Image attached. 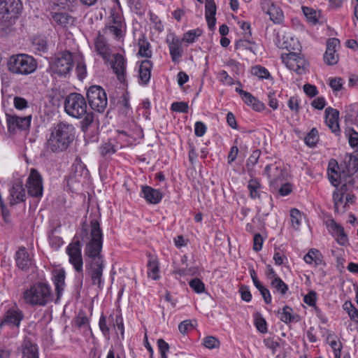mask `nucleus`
Segmentation results:
<instances>
[{
	"mask_svg": "<svg viewBox=\"0 0 358 358\" xmlns=\"http://www.w3.org/2000/svg\"><path fill=\"white\" fill-rule=\"evenodd\" d=\"M80 237L85 243L84 255L89 260L86 263V271L91 278L92 284L102 287L104 261L101 255L103 246V233L99 221L92 219L88 226L83 223Z\"/></svg>",
	"mask_w": 358,
	"mask_h": 358,
	"instance_id": "nucleus-1",
	"label": "nucleus"
},
{
	"mask_svg": "<svg viewBox=\"0 0 358 358\" xmlns=\"http://www.w3.org/2000/svg\"><path fill=\"white\" fill-rule=\"evenodd\" d=\"M75 127L69 123L61 122L50 129V134L46 142L48 150L59 152L66 150L75 137Z\"/></svg>",
	"mask_w": 358,
	"mask_h": 358,
	"instance_id": "nucleus-2",
	"label": "nucleus"
},
{
	"mask_svg": "<svg viewBox=\"0 0 358 358\" xmlns=\"http://www.w3.org/2000/svg\"><path fill=\"white\" fill-rule=\"evenodd\" d=\"M64 110L71 117L80 119L82 126L87 127L94 121V115L88 112L87 104L83 95L78 93H71L64 101Z\"/></svg>",
	"mask_w": 358,
	"mask_h": 358,
	"instance_id": "nucleus-3",
	"label": "nucleus"
},
{
	"mask_svg": "<svg viewBox=\"0 0 358 358\" xmlns=\"http://www.w3.org/2000/svg\"><path fill=\"white\" fill-rule=\"evenodd\" d=\"M81 230L78 233L73 241L69 244L66 248V252L69 257V262L73 266L75 270L76 280L78 286L82 287L83 285L84 275H83V259L82 256L81 247L83 243L80 237Z\"/></svg>",
	"mask_w": 358,
	"mask_h": 358,
	"instance_id": "nucleus-4",
	"label": "nucleus"
},
{
	"mask_svg": "<svg viewBox=\"0 0 358 358\" xmlns=\"http://www.w3.org/2000/svg\"><path fill=\"white\" fill-rule=\"evenodd\" d=\"M22 299L28 305L45 306L52 301L51 287L46 282H36L23 292Z\"/></svg>",
	"mask_w": 358,
	"mask_h": 358,
	"instance_id": "nucleus-5",
	"label": "nucleus"
},
{
	"mask_svg": "<svg viewBox=\"0 0 358 358\" xmlns=\"http://www.w3.org/2000/svg\"><path fill=\"white\" fill-rule=\"evenodd\" d=\"M8 71L17 76H28L34 73L38 68L36 59L31 55L18 53L11 55L7 62Z\"/></svg>",
	"mask_w": 358,
	"mask_h": 358,
	"instance_id": "nucleus-6",
	"label": "nucleus"
},
{
	"mask_svg": "<svg viewBox=\"0 0 358 358\" xmlns=\"http://www.w3.org/2000/svg\"><path fill=\"white\" fill-rule=\"evenodd\" d=\"M74 54L64 50L57 52L50 62V69L52 73L59 76H66L74 66Z\"/></svg>",
	"mask_w": 358,
	"mask_h": 358,
	"instance_id": "nucleus-7",
	"label": "nucleus"
},
{
	"mask_svg": "<svg viewBox=\"0 0 358 358\" xmlns=\"http://www.w3.org/2000/svg\"><path fill=\"white\" fill-rule=\"evenodd\" d=\"M99 31L105 36H112L117 41H123L127 32V26L121 13L112 10L108 24Z\"/></svg>",
	"mask_w": 358,
	"mask_h": 358,
	"instance_id": "nucleus-8",
	"label": "nucleus"
},
{
	"mask_svg": "<svg viewBox=\"0 0 358 358\" xmlns=\"http://www.w3.org/2000/svg\"><path fill=\"white\" fill-rule=\"evenodd\" d=\"M87 98L91 108L99 113H103L107 107L106 93L100 86L90 87L87 91Z\"/></svg>",
	"mask_w": 358,
	"mask_h": 358,
	"instance_id": "nucleus-9",
	"label": "nucleus"
},
{
	"mask_svg": "<svg viewBox=\"0 0 358 358\" xmlns=\"http://www.w3.org/2000/svg\"><path fill=\"white\" fill-rule=\"evenodd\" d=\"M22 10V3L20 0L0 1V21L8 22L17 18Z\"/></svg>",
	"mask_w": 358,
	"mask_h": 358,
	"instance_id": "nucleus-10",
	"label": "nucleus"
},
{
	"mask_svg": "<svg viewBox=\"0 0 358 358\" xmlns=\"http://www.w3.org/2000/svg\"><path fill=\"white\" fill-rule=\"evenodd\" d=\"M24 317L22 310L19 308L17 305L14 304L5 312L0 326H8L10 329H18Z\"/></svg>",
	"mask_w": 358,
	"mask_h": 358,
	"instance_id": "nucleus-11",
	"label": "nucleus"
},
{
	"mask_svg": "<svg viewBox=\"0 0 358 358\" xmlns=\"http://www.w3.org/2000/svg\"><path fill=\"white\" fill-rule=\"evenodd\" d=\"M26 187L27 192L31 196L41 198L43 196V185L42 176L36 169H31L27 180Z\"/></svg>",
	"mask_w": 358,
	"mask_h": 358,
	"instance_id": "nucleus-12",
	"label": "nucleus"
},
{
	"mask_svg": "<svg viewBox=\"0 0 358 358\" xmlns=\"http://www.w3.org/2000/svg\"><path fill=\"white\" fill-rule=\"evenodd\" d=\"M281 58L289 69L295 71L297 74L305 73L306 62L299 53L289 52L287 54H282Z\"/></svg>",
	"mask_w": 358,
	"mask_h": 358,
	"instance_id": "nucleus-13",
	"label": "nucleus"
},
{
	"mask_svg": "<svg viewBox=\"0 0 358 358\" xmlns=\"http://www.w3.org/2000/svg\"><path fill=\"white\" fill-rule=\"evenodd\" d=\"M94 51L103 59L105 63L108 64L110 62L113 52L112 48L106 36L99 31L94 39Z\"/></svg>",
	"mask_w": 358,
	"mask_h": 358,
	"instance_id": "nucleus-14",
	"label": "nucleus"
},
{
	"mask_svg": "<svg viewBox=\"0 0 358 358\" xmlns=\"http://www.w3.org/2000/svg\"><path fill=\"white\" fill-rule=\"evenodd\" d=\"M31 115L20 117L16 115L6 114L8 131L10 134H16L18 131L28 129L31 124Z\"/></svg>",
	"mask_w": 358,
	"mask_h": 358,
	"instance_id": "nucleus-15",
	"label": "nucleus"
},
{
	"mask_svg": "<svg viewBox=\"0 0 358 358\" xmlns=\"http://www.w3.org/2000/svg\"><path fill=\"white\" fill-rule=\"evenodd\" d=\"M166 43L168 45L171 60L175 64L180 62L183 55L182 41L174 34L167 36Z\"/></svg>",
	"mask_w": 358,
	"mask_h": 358,
	"instance_id": "nucleus-16",
	"label": "nucleus"
},
{
	"mask_svg": "<svg viewBox=\"0 0 358 358\" xmlns=\"http://www.w3.org/2000/svg\"><path fill=\"white\" fill-rule=\"evenodd\" d=\"M264 173L269 179L270 186L273 192L277 191L279 184L285 179V171L276 164L267 165L264 169Z\"/></svg>",
	"mask_w": 358,
	"mask_h": 358,
	"instance_id": "nucleus-17",
	"label": "nucleus"
},
{
	"mask_svg": "<svg viewBox=\"0 0 358 358\" xmlns=\"http://www.w3.org/2000/svg\"><path fill=\"white\" fill-rule=\"evenodd\" d=\"M16 266L22 271H28L34 264L33 255L24 247H20L15 252Z\"/></svg>",
	"mask_w": 358,
	"mask_h": 358,
	"instance_id": "nucleus-18",
	"label": "nucleus"
},
{
	"mask_svg": "<svg viewBox=\"0 0 358 358\" xmlns=\"http://www.w3.org/2000/svg\"><path fill=\"white\" fill-rule=\"evenodd\" d=\"M111 68L116 74L117 79L123 83L126 77V61L124 57L120 54H115L113 60H110Z\"/></svg>",
	"mask_w": 358,
	"mask_h": 358,
	"instance_id": "nucleus-19",
	"label": "nucleus"
},
{
	"mask_svg": "<svg viewBox=\"0 0 358 358\" xmlns=\"http://www.w3.org/2000/svg\"><path fill=\"white\" fill-rule=\"evenodd\" d=\"M141 196L151 204L159 203L163 198V194L159 190L150 186H142Z\"/></svg>",
	"mask_w": 358,
	"mask_h": 358,
	"instance_id": "nucleus-20",
	"label": "nucleus"
},
{
	"mask_svg": "<svg viewBox=\"0 0 358 358\" xmlns=\"http://www.w3.org/2000/svg\"><path fill=\"white\" fill-rule=\"evenodd\" d=\"M54 24L66 28L73 25L75 18L66 12H52L51 13Z\"/></svg>",
	"mask_w": 358,
	"mask_h": 358,
	"instance_id": "nucleus-21",
	"label": "nucleus"
},
{
	"mask_svg": "<svg viewBox=\"0 0 358 358\" xmlns=\"http://www.w3.org/2000/svg\"><path fill=\"white\" fill-rule=\"evenodd\" d=\"M327 175L331 184L338 187L340 184L341 172L338 162L334 159H330L329 162Z\"/></svg>",
	"mask_w": 358,
	"mask_h": 358,
	"instance_id": "nucleus-22",
	"label": "nucleus"
},
{
	"mask_svg": "<svg viewBox=\"0 0 358 358\" xmlns=\"http://www.w3.org/2000/svg\"><path fill=\"white\" fill-rule=\"evenodd\" d=\"M339 112L334 108H327L325 110V122L329 128L334 133L339 131Z\"/></svg>",
	"mask_w": 358,
	"mask_h": 358,
	"instance_id": "nucleus-23",
	"label": "nucleus"
},
{
	"mask_svg": "<svg viewBox=\"0 0 358 358\" xmlns=\"http://www.w3.org/2000/svg\"><path fill=\"white\" fill-rule=\"evenodd\" d=\"M216 4L214 0H206L205 17L208 26L210 30L213 29L216 22Z\"/></svg>",
	"mask_w": 358,
	"mask_h": 358,
	"instance_id": "nucleus-24",
	"label": "nucleus"
},
{
	"mask_svg": "<svg viewBox=\"0 0 358 358\" xmlns=\"http://www.w3.org/2000/svg\"><path fill=\"white\" fill-rule=\"evenodd\" d=\"M152 63L148 59H145L141 63L139 66V83L142 85H147L151 78V70Z\"/></svg>",
	"mask_w": 358,
	"mask_h": 358,
	"instance_id": "nucleus-25",
	"label": "nucleus"
},
{
	"mask_svg": "<svg viewBox=\"0 0 358 358\" xmlns=\"http://www.w3.org/2000/svg\"><path fill=\"white\" fill-rule=\"evenodd\" d=\"M25 196L23 185L20 182H15L10 189V204L19 203L24 201Z\"/></svg>",
	"mask_w": 358,
	"mask_h": 358,
	"instance_id": "nucleus-26",
	"label": "nucleus"
},
{
	"mask_svg": "<svg viewBox=\"0 0 358 358\" xmlns=\"http://www.w3.org/2000/svg\"><path fill=\"white\" fill-rule=\"evenodd\" d=\"M21 348L22 358H38V348L30 340H24Z\"/></svg>",
	"mask_w": 358,
	"mask_h": 358,
	"instance_id": "nucleus-27",
	"label": "nucleus"
},
{
	"mask_svg": "<svg viewBox=\"0 0 358 358\" xmlns=\"http://www.w3.org/2000/svg\"><path fill=\"white\" fill-rule=\"evenodd\" d=\"M147 266L148 277L155 280H158L160 278V271L157 259L150 256Z\"/></svg>",
	"mask_w": 358,
	"mask_h": 358,
	"instance_id": "nucleus-28",
	"label": "nucleus"
},
{
	"mask_svg": "<svg viewBox=\"0 0 358 358\" xmlns=\"http://www.w3.org/2000/svg\"><path fill=\"white\" fill-rule=\"evenodd\" d=\"M303 260L308 264L315 266L322 264V255L317 249H310L308 252L303 257Z\"/></svg>",
	"mask_w": 358,
	"mask_h": 358,
	"instance_id": "nucleus-29",
	"label": "nucleus"
},
{
	"mask_svg": "<svg viewBox=\"0 0 358 358\" xmlns=\"http://www.w3.org/2000/svg\"><path fill=\"white\" fill-rule=\"evenodd\" d=\"M55 289L57 294V299L62 294L65 285V272L64 271H59L55 273L52 278Z\"/></svg>",
	"mask_w": 358,
	"mask_h": 358,
	"instance_id": "nucleus-30",
	"label": "nucleus"
},
{
	"mask_svg": "<svg viewBox=\"0 0 358 358\" xmlns=\"http://www.w3.org/2000/svg\"><path fill=\"white\" fill-rule=\"evenodd\" d=\"M74 63H76V73L80 80H83L87 74L86 64L84 62L83 55L74 54Z\"/></svg>",
	"mask_w": 358,
	"mask_h": 358,
	"instance_id": "nucleus-31",
	"label": "nucleus"
},
{
	"mask_svg": "<svg viewBox=\"0 0 358 358\" xmlns=\"http://www.w3.org/2000/svg\"><path fill=\"white\" fill-rule=\"evenodd\" d=\"M247 187L250 192V198L256 199L260 197V193L262 192V185L257 180H250Z\"/></svg>",
	"mask_w": 358,
	"mask_h": 358,
	"instance_id": "nucleus-32",
	"label": "nucleus"
},
{
	"mask_svg": "<svg viewBox=\"0 0 358 358\" xmlns=\"http://www.w3.org/2000/svg\"><path fill=\"white\" fill-rule=\"evenodd\" d=\"M76 3V0H52V9H56L58 8L60 9L72 11Z\"/></svg>",
	"mask_w": 358,
	"mask_h": 358,
	"instance_id": "nucleus-33",
	"label": "nucleus"
},
{
	"mask_svg": "<svg viewBox=\"0 0 358 358\" xmlns=\"http://www.w3.org/2000/svg\"><path fill=\"white\" fill-rule=\"evenodd\" d=\"M138 55L142 57L149 58L152 56V50L150 43L145 38V37H142L138 39Z\"/></svg>",
	"mask_w": 358,
	"mask_h": 358,
	"instance_id": "nucleus-34",
	"label": "nucleus"
},
{
	"mask_svg": "<svg viewBox=\"0 0 358 358\" xmlns=\"http://www.w3.org/2000/svg\"><path fill=\"white\" fill-rule=\"evenodd\" d=\"M116 146L111 141H108L101 143L99 147V152L102 157H110L116 152Z\"/></svg>",
	"mask_w": 358,
	"mask_h": 358,
	"instance_id": "nucleus-35",
	"label": "nucleus"
},
{
	"mask_svg": "<svg viewBox=\"0 0 358 358\" xmlns=\"http://www.w3.org/2000/svg\"><path fill=\"white\" fill-rule=\"evenodd\" d=\"M201 34L202 30L199 28L191 29L183 34L182 38L181 40L182 42H185L187 44H192L194 43L196 38H199Z\"/></svg>",
	"mask_w": 358,
	"mask_h": 358,
	"instance_id": "nucleus-36",
	"label": "nucleus"
},
{
	"mask_svg": "<svg viewBox=\"0 0 358 358\" xmlns=\"http://www.w3.org/2000/svg\"><path fill=\"white\" fill-rule=\"evenodd\" d=\"M302 10L308 22L316 24L319 21V14L312 8L303 6Z\"/></svg>",
	"mask_w": 358,
	"mask_h": 358,
	"instance_id": "nucleus-37",
	"label": "nucleus"
},
{
	"mask_svg": "<svg viewBox=\"0 0 358 358\" xmlns=\"http://www.w3.org/2000/svg\"><path fill=\"white\" fill-rule=\"evenodd\" d=\"M290 220L292 227L295 230H298L302 222V214L296 208H292L290 210Z\"/></svg>",
	"mask_w": 358,
	"mask_h": 358,
	"instance_id": "nucleus-38",
	"label": "nucleus"
},
{
	"mask_svg": "<svg viewBox=\"0 0 358 358\" xmlns=\"http://www.w3.org/2000/svg\"><path fill=\"white\" fill-rule=\"evenodd\" d=\"M271 287L278 293L284 295L288 291V286L280 278H275L271 281Z\"/></svg>",
	"mask_w": 358,
	"mask_h": 358,
	"instance_id": "nucleus-39",
	"label": "nucleus"
},
{
	"mask_svg": "<svg viewBox=\"0 0 358 358\" xmlns=\"http://www.w3.org/2000/svg\"><path fill=\"white\" fill-rule=\"evenodd\" d=\"M269 15L270 20L275 24L280 23L283 20V13L280 8L275 4L272 8L267 13Z\"/></svg>",
	"mask_w": 358,
	"mask_h": 358,
	"instance_id": "nucleus-40",
	"label": "nucleus"
},
{
	"mask_svg": "<svg viewBox=\"0 0 358 358\" xmlns=\"http://www.w3.org/2000/svg\"><path fill=\"white\" fill-rule=\"evenodd\" d=\"M32 46L36 51L46 52L48 50V43L45 37L36 36L34 37L32 41Z\"/></svg>",
	"mask_w": 358,
	"mask_h": 358,
	"instance_id": "nucleus-41",
	"label": "nucleus"
},
{
	"mask_svg": "<svg viewBox=\"0 0 358 358\" xmlns=\"http://www.w3.org/2000/svg\"><path fill=\"white\" fill-rule=\"evenodd\" d=\"M318 141V131L315 128H313L304 138L305 143L310 148L315 147Z\"/></svg>",
	"mask_w": 358,
	"mask_h": 358,
	"instance_id": "nucleus-42",
	"label": "nucleus"
},
{
	"mask_svg": "<svg viewBox=\"0 0 358 358\" xmlns=\"http://www.w3.org/2000/svg\"><path fill=\"white\" fill-rule=\"evenodd\" d=\"M251 73L260 79L271 78V76L268 71L265 67L259 65L253 66L251 69Z\"/></svg>",
	"mask_w": 358,
	"mask_h": 358,
	"instance_id": "nucleus-43",
	"label": "nucleus"
},
{
	"mask_svg": "<svg viewBox=\"0 0 358 358\" xmlns=\"http://www.w3.org/2000/svg\"><path fill=\"white\" fill-rule=\"evenodd\" d=\"M345 136L348 139L349 145L354 149H358V132L350 128L345 131Z\"/></svg>",
	"mask_w": 358,
	"mask_h": 358,
	"instance_id": "nucleus-44",
	"label": "nucleus"
},
{
	"mask_svg": "<svg viewBox=\"0 0 358 358\" xmlns=\"http://www.w3.org/2000/svg\"><path fill=\"white\" fill-rule=\"evenodd\" d=\"M292 309L285 306L282 310V312H280V319L282 322L288 324L294 320V315H292Z\"/></svg>",
	"mask_w": 358,
	"mask_h": 358,
	"instance_id": "nucleus-45",
	"label": "nucleus"
},
{
	"mask_svg": "<svg viewBox=\"0 0 358 358\" xmlns=\"http://www.w3.org/2000/svg\"><path fill=\"white\" fill-rule=\"evenodd\" d=\"M324 60L328 65L336 64L338 61V55L336 54V50H326L324 55Z\"/></svg>",
	"mask_w": 358,
	"mask_h": 358,
	"instance_id": "nucleus-46",
	"label": "nucleus"
},
{
	"mask_svg": "<svg viewBox=\"0 0 358 358\" xmlns=\"http://www.w3.org/2000/svg\"><path fill=\"white\" fill-rule=\"evenodd\" d=\"M76 324L80 328L89 327L90 320L84 311H80L76 318Z\"/></svg>",
	"mask_w": 358,
	"mask_h": 358,
	"instance_id": "nucleus-47",
	"label": "nucleus"
},
{
	"mask_svg": "<svg viewBox=\"0 0 358 358\" xmlns=\"http://www.w3.org/2000/svg\"><path fill=\"white\" fill-rule=\"evenodd\" d=\"M327 227L328 229L329 232L334 237L336 236L340 231L343 229V227L336 223L334 220H329L326 223Z\"/></svg>",
	"mask_w": 358,
	"mask_h": 358,
	"instance_id": "nucleus-48",
	"label": "nucleus"
},
{
	"mask_svg": "<svg viewBox=\"0 0 358 358\" xmlns=\"http://www.w3.org/2000/svg\"><path fill=\"white\" fill-rule=\"evenodd\" d=\"M150 20L151 22L152 28L154 29L157 32H162L164 30V25L159 19V17L154 14L153 13H150Z\"/></svg>",
	"mask_w": 358,
	"mask_h": 358,
	"instance_id": "nucleus-49",
	"label": "nucleus"
},
{
	"mask_svg": "<svg viewBox=\"0 0 358 358\" xmlns=\"http://www.w3.org/2000/svg\"><path fill=\"white\" fill-rule=\"evenodd\" d=\"M189 285L197 294L203 293L205 291V285L199 278H194L190 280Z\"/></svg>",
	"mask_w": 358,
	"mask_h": 358,
	"instance_id": "nucleus-50",
	"label": "nucleus"
},
{
	"mask_svg": "<svg viewBox=\"0 0 358 358\" xmlns=\"http://www.w3.org/2000/svg\"><path fill=\"white\" fill-rule=\"evenodd\" d=\"M203 345L208 349L217 348L220 346L219 341L213 336H207L203 339Z\"/></svg>",
	"mask_w": 358,
	"mask_h": 358,
	"instance_id": "nucleus-51",
	"label": "nucleus"
},
{
	"mask_svg": "<svg viewBox=\"0 0 358 358\" xmlns=\"http://www.w3.org/2000/svg\"><path fill=\"white\" fill-rule=\"evenodd\" d=\"M120 104L121 106V110L122 113L127 114L131 110L129 97L127 93H124L122 95Z\"/></svg>",
	"mask_w": 358,
	"mask_h": 358,
	"instance_id": "nucleus-52",
	"label": "nucleus"
},
{
	"mask_svg": "<svg viewBox=\"0 0 358 358\" xmlns=\"http://www.w3.org/2000/svg\"><path fill=\"white\" fill-rule=\"evenodd\" d=\"M328 340H329V345L333 349L334 351V355H341V349H342V344L341 342L337 341L336 338L332 337L331 336H329L328 337Z\"/></svg>",
	"mask_w": 358,
	"mask_h": 358,
	"instance_id": "nucleus-53",
	"label": "nucleus"
},
{
	"mask_svg": "<svg viewBox=\"0 0 358 358\" xmlns=\"http://www.w3.org/2000/svg\"><path fill=\"white\" fill-rule=\"evenodd\" d=\"M329 84L334 91H340L343 85V80L341 78H331L329 79Z\"/></svg>",
	"mask_w": 358,
	"mask_h": 358,
	"instance_id": "nucleus-54",
	"label": "nucleus"
},
{
	"mask_svg": "<svg viewBox=\"0 0 358 358\" xmlns=\"http://www.w3.org/2000/svg\"><path fill=\"white\" fill-rule=\"evenodd\" d=\"M171 108L176 112L187 113L188 105L185 102H173L171 104Z\"/></svg>",
	"mask_w": 358,
	"mask_h": 358,
	"instance_id": "nucleus-55",
	"label": "nucleus"
},
{
	"mask_svg": "<svg viewBox=\"0 0 358 358\" xmlns=\"http://www.w3.org/2000/svg\"><path fill=\"white\" fill-rule=\"evenodd\" d=\"M157 345L159 351L161 354L162 358H167L166 352L169 350V344L163 339H159L157 341Z\"/></svg>",
	"mask_w": 358,
	"mask_h": 358,
	"instance_id": "nucleus-56",
	"label": "nucleus"
},
{
	"mask_svg": "<svg viewBox=\"0 0 358 358\" xmlns=\"http://www.w3.org/2000/svg\"><path fill=\"white\" fill-rule=\"evenodd\" d=\"M13 104L15 108L18 110H23L28 107L27 101L24 98L20 96H15L13 99Z\"/></svg>",
	"mask_w": 358,
	"mask_h": 358,
	"instance_id": "nucleus-57",
	"label": "nucleus"
},
{
	"mask_svg": "<svg viewBox=\"0 0 358 358\" xmlns=\"http://www.w3.org/2000/svg\"><path fill=\"white\" fill-rule=\"evenodd\" d=\"M99 327L101 332L105 336H107L109 335L110 333V329L107 326L106 324V317L104 315H101L99 321Z\"/></svg>",
	"mask_w": 358,
	"mask_h": 358,
	"instance_id": "nucleus-58",
	"label": "nucleus"
},
{
	"mask_svg": "<svg viewBox=\"0 0 358 358\" xmlns=\"http://www.w3.org/2000/svg\"><path fill=\"white\" fill-rule=\"evenodd\" d=\"M264 343L267 348L272 351L273 355L275 353L277 349L279 348V343L271 338H265Z\"/></svg>",
	"mask_w": 358,
	"mask_h": 358,
	"instance_id": "nucleus-59",
	"label": "nucleus"
},
{
	"mask_svg": "<svg viewBox=\"0 0 358 358\" xmlns=\"http://www.w3.org/2000/svg\"><path fill=\"white\" fill-rule=\"evenodd\" d=\"M219 78H220V82H222V83L224 84H227V85H234V79L229 76L228 73L224 71V70H222L219 72Z\"/></svg>",
	"mask_w": 358,
	"mask_h": 358,
	"instance_id": "nucleus-60",
	"label": "nucleus"
},
{
	"mask_svg": "<svg viewBox=\"0 0 358 358\" xmlns=\"http://www.w3.org/2000/svg\"><path fill=\"white\" fill-rule=\"evenodd\" d=\"M316 299V292L310 291L304 296L303 301L310 306L315 307Z\"/></svg>",
	"mask_w": 358,
	"mask_h": 358,
	"instance_id": "nucleus-61",
	"label": "nucleus"
},
{
	"mask_svg": "<svg viewBox=\"0 0 358 358\" xmlns=\"http://www.w3.org/2000/svg\"><path fill=\"white\" fill-rule=\"evenodd\" d=\"M334 238L336 242L342 246H346L349 244L348 236L345 233L344 229L334 236Z\"/></svg>",
	"mask_w": 358,
	"mask_h": 358,
	"instance_id": "nucleus-62",
	"label": "nucleus"
},
{
	"mask_svg": "<svg viewBox=\"0 0 358 358\" xmlns=\"http://www.w3.org/2000/svg\"><path fill=\"white\" fill-rule=\"evenodd\" d=\"M255 325L258 331L261 333L267 332V327L266 320L261 316L257 317L255 319Z\"/></svg>",
	"mask_w": 358,
	"mask_h": 358,
	"instance_id": "nucleus-63",
	"label": "nucleus"
},
{
	"mask_svg": "<svg viewBox=\"0 0 358 358\" xmlns=\"http://www.w3.org/2000/svg\"><path fill=\"white\" fill-rule=\"evenodd\" d=\"M334 203L335 211L338 213H343L347 210V202L343 198L341 200H337Z\"/></svg>",
	"mask_w": 358,
	"mask_h": 358,
	"instance_id": "nucleus-64",
	"label": "nucleus"
}]
</instances>
